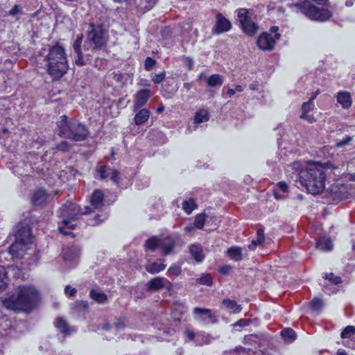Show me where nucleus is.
<instances>
[{
    "mask_svg": "<svg viewBox=\"0 0 355 355\" xmlns=\"http://www.w3.org/2000/svg\"><path fill=\"white\" fill-rule=\"evenodd\" d=\"M57 127L60 137L74 141H85L89 132L85 125L66 115L60 116L57 121Z\"/></svg>",
    "mask_w": 355,
    "mask_h": 355,
    "instance_id": "5",
    "label": "nucleus"
},
{
    "mask_svg": "<svg viewBox=\"0 0 355 355\" xmlns=\"http://www.w3.org/2000/svg\"><path fill=\"white\" fill-rule=\"evenodd\" d=\"M44 61L46 72L53 79L62 77L69 69L64 49L60 45L51 47Z\"/></svg>",
    "mask_w": 355,
    "mask_h": 355,
    "instance_id": "4",
    "label": "nucleus"
},
{
    "mask_svg": "<svg viewBox=\"0 0 355 355\" xmlns=\"http://www.w3.org/2000/svg\"><path fill=\"white\" fill-rule=\"evenodd\" d=\"M19 12H21V10L18 5H15L9 11V14L12 16L16 15Z\"/></svg>",
    "mask_w": 355,
    "mask_h": 355,
    "instance_id": "61",
    "label": "nucleus"
},
{
    "mask_svg": "<svg viewBox=\"0 0 355 355\" xmlns=\"http://www.w3.org/2000/svg\"><path fill=\"white\" fill-rule=\"evenodd\" d=\"M355 334V327L349 325L347 326L341 332L340 336L342 338H349Z\"/></svg>",
    "mask_w": 355,
    "mask_h": 355,
    "instance_id": "44",
    "label": "nucleus"
},
{
    "mask_svg": "<svg viewBox=\"0 0 355 355\" xmlns=\"http://www.w3.org/2000/svg\"><path fill=\"white\" fill-rule=\"evenodd\" d=\"M54 325L62 333L64 334H69V327L64 319L61 318H57L54 322Z\"/></svg>",
    "mask_w": 355,
    "mask_h": 355,
    "instance_id": "36",
    "label": "nucleus"
},
{
    "mask_svg": "<svg viewBox=\"0 0 355 355\" xmlns=\"http://www.w3.org/2000/svg\"><path fill=\"white\" fill-rule=\"evenodd\" d=\"M52 199L51 194L43 189H37L33 194L31 202L34 206H41Z\"/></svg>",
    "mask_w": 355,
    "mask_h": 355,
    "instance_id": "16",
    "label": "nucleus"
},
{
    "mask_svg": "<svg viewBox=\"0 0 355 355\" xmlns=\"http://www.w3.org/2000/svg\"><path fill=\"white\" fill-rule=\"evenodd\" d=\"M168 272L172 276H178L181 273V267L178 265H173L168 268Z\"/></svg>",
    "mask_w": 355,
    "mask_h": 355,
    "instance_id": "48",
    "label": "nucleus"
},
{
    "mask_svg": "<svg viewBox=\"0 0 355 355\" xmlns=\"http://www.w3.org/2000/svg\"><path fill=\"white\" fill-rule=\"evenodd\" d=\"M209 119V114L205 109H200L198 110L194 116V123L200 124L201 123L207 121Z\"/></svg>",
    "mask_w": 355,
    "mask_h": 355,
    "instance_id": "31",
    "label": "nucleus"
},
{
    "mask_svg": "<svg viewBox=\"0 0 355 355\" xmlns=\"http://www.w3.org/2000/svg\"><path fill=\"white\" fill-rule=\"evenodd\" d=\"M159 244L160 239H158L156 236H153L146 241L145 246L146 249L154 251L155 249L159 248Z\"/></svg>",
    "mask_w": 355,
    "mask_h": 355,
    "instance_id": "38",
    "label": "nucleus"
},
{
    "mask_svg": "<svg viewBox=\"0 0 355 355\" xmlns=\"http://www.w3.org/2000/svg\"><path fill=\"white\" fill-rule=\"evenodd\" d=\"M83 40V35L82 34L78 35L76 40L73 44V49L75 53L74 62L78 66L85 65V61L83 58V53L81 51V44Z\"/></svg>",
    "mask_w": 355,
    "mask_h": 355,
    "instance_id": "17",
    "label": "nucleus"
},
{
    "mask_svg": "<svg viewBox=\"0 0 355 355\" xmlns=\"http://www.w3.org/2000/svg\"><path fill=\"white\" fill-rule=\"evenodd\" d=\"M189 252L193 259L198 263L201 262L205 258L202 248L200 244L191 245Z\"/></svg>",
    "mask_w": 355,
    "mask_h": 355,
    "instance_id": "23",
    "label": "nucleus"
},
{
    "mask_svg": "<svg viewBox=\"0 0 355 355\" xmlns=\"http://www.w3.org/2000/svg\"><path fill=\"white\" fill-rule=\"evenodd\" d=\"M184 334L185 338H187L186 341H191L194 343L197 333H195L192 329L187 328L184 331Z\"/></svg>",
    "mask_w": 355,
    "mask_h": 355,
    "instance_id": "47",
    "label": "nucleus"
},
{
    "mask_svg": "<svg viewBox=\"0 0 355 355\" xmlns=\"http://www.w3.org/2000/svg\"><path fill=\"white\" fill-rule=\"evenodd\" d=\"M110 180L116 184H119V172L117 170L112 169L111 172H110Z\"/></svg>",
    "mask_w": 355,
    "mask_h": 355,
    "instance_id": "54",
    "label": "nucleus"
},
{
    "mask_svg": "<svg viewBox=\"0 0 355 355\" xmlns=\"http://www.w3.org/2000/svg\"><path fill=\"white\" fill-rule=\"evenodd\" d=\"M264 232L262 229H259L257 232V239L254 240L259 245H261L264 242Z\"/></svg>",
    "mask_w": 355,
    "mask_h": 355,
    "instance_id": "55",
    "label": "nucleus"
},
{
    "mask_svg": "<svg viewBox=\"0 0 355 355\" xmlns=\"http://www.w3.org/2000/svg\"><path fill=\"white\" fill-rule=\"evenodd\" d=\"M112 168H108L106 166H101L97 169V172L99 174L101 179H105L110 178Z\"/></svg>",
    "mask_w": 355,
    "mask_h": 355,
    "instance_id": "46",
    "label": "nucleus"
},
{
    "mask_svg": "<svg viewBox=\"0 0 355 355\" xmlns=\"http://www.w3.org/2000/svg\"><path fill=\"white\" fill-rule=\"evenodd\" d=\"M80 252V248L76 245L63 248L62 256L66 263L70 266L77 264Z\"/></svg>",
    "mask_w": 355,
    "mask_h": 355,
    "instance_id": "11",
    "label": "nucleus"
},
{
    "mask_svg": "<svg viewBox=\"0 0 355 355\" xmlns=\"http://www.w3.org/2000/svg\"><path fill=\"white\" fill-rule=\"evenodd\" d=\"M224 79L219 74H213L207 78V85L210 87H220L223 83Z\"/></svg>",
    "mask_w": 355,
    "mask_h": 355,
    "instance_id": "28",
    "label": "nucleus"
},
{
    "mask_svg": "<svg viewBox=\"0 0 355 355\" xmlns=\"http://www.w3.org/2000/svg\"><path fill=\"white\" fill-rule=\"evenodd\" d=\"M56 148L58 150L65 152L69 150L70 146L67 141H62L60 144H57Z\"/></svg>",
    "mask_w": 355,
    "mask_h": 355,
    "instance_id": "56",
    "label": "nucleus"
},
{
    "mask_svg": "<svg viewBox=\"0 0 355 355\" xmlns=\"http://www.w3.org/2000/svg\"><path fill=\"white\" fill-rule=\"evenodd\" d=\"M92 211V208L85 207L84 211H81L80 207L71 202H67L64 204L58 211V216L61 218V223L58 227V230L63 235H72L70 231L74 230L76 227V222L79 218L83 215Z\"/></svg>",
    "mask_w": 355,
    "mask_h": 355,
    "instance_id": "3",
    "label": "nucleus"
},
{
    "mask_svg": "<svg viewBox=\"0 0 355 355\" xmlns=\"http://www.w3.org/2000/svg\"><path fill=\"white\" fill-rule=\"evenodd\" d=\"M354 137L350 135H346L343 139L337 141L335 146L337 148H346L352 146V141Z\"/></svg>",
    "mask_w": 355,
    "mask_h": 355,
    "instance_id": "39",
    "label": "nucleus"
},
{
    "mask_svg": "<svg viewBox=\"0 0 355 355\" xmlns=\"http://www.w3.org/2000/svg\"><path fill=\"white\" fill-rule=\"evenodd\" d=\"M8 278L7 277L6 268L0 266V291L5 290L7 287Z\"/></svg>",
    "mask_w": 355,
    "mask_h": 355,
    "instance_id": "40",
    "label": "nucleus"
},
{
    "mask_svg": "<svg viewBox=\"0 0 355 355\" xmlns=\"http://www.w3.org/2000/svg\"><path fill=\"white\" fill-rule=\"evenodd\" d=\"M277 189L286 193L288 191V185L284 182H280L277 184Z\"/></svg>",
    "mask_w": 355,
    "mask_h": 355,
    "instance_id": "60",
    "label": "nucleus"
},
{
    "mask_svg": "<svg viewBox=\"0 0 355 355\" xmlns=\"http://www.w3.org/2000/svg\"><path fill=\"white\" fill-rule=\"evenodd\" d=\"M156 61L152 58L148 57L145 60L144 68L146 71H150L155 66Z\"/></svg>",
    "mask_w": 355,
    "mask_h": 355,
    "instance_id": "50",
    "label": "nucleus"
},
{
    "mask_svg": "<svg viewBox=\"0 0 355 355\" xmlns=\"http://www.w3.org/2000/svg\"><path fill=\"white\" fill-rule=\"evenodd\" d=\"M209 343V338L205 332H197V335L194 341L196 345H202Z\"/></svg>",
    "mask_w": 355,
    "mask_h": 355,
    "instance_id": "41",
    "label": "nucleus"
},
{
    "mask_svg": "<svg viewBox=\"0 0 355 355\" xmlns=\"http://www.w3.org/2000/svg\"><path fill=\"white\" fill-rule=\"evenodd\" d=\"M290 168L294 171L291 178L298 179L309 193L316 195L324 189L326 168L322 165L313 163L303 168L301 162H295Z\"/></svg>",
    "mask_w": 355,
    "mask_h": 355,
    "instance_id": "1",
    "label": "nucleus"
},
{
    "mask_svg": "<svg viewBox=\"0 0 355 355\" xmlns=\"http://www.w3.org/2000/svg\"><path fill=\"white\" fill-rule=\"evenodd\" d=\"M325 279L328 280V283L333 286H337L342 282L341 278L335 276L333 273L326 274Z\"/></svg>",
    "mask_w": 355,
    "mask_h": 355,
    "instance_id": "45",
    "label": "nucleus"
},
{
    "mask_svg": "<svg viewBox=\"0 0 355 355\" xmlns=\"http://www.w3.org/2000/svg\"><path fill=\"white\" fill-rule=\"evenodd\" d=\"M323 291L328 295H331L334 293H336L337 289L335 288V286L331 285L329 283H326L324 285Z\"/></svg>",
    "mask_w": 355,
    "mask_h": 355,
    "instance_id": "53",
    "label": "nucleus"
},
{
    "mask_svg": "<svg viewBox=\"0 0 355 355\" xmlns=\"http://www.w3.org/2000/svg\"><path fill=\"white\" fill-rule=\"evenodd\" d=\"M38 293L31 285L19 286L16 294H12L5 298L3 306L14 311H30L36 304Z\"/></svg>",
    "mask_w": 355,
    "mask_h": 355,
    "instance_id": "2",
    "label": "nucleus"
},
{
    "mask_svg": "<svg viewBox=\"0 0 355 355\" xmlns=\"http://www.w3.org/2000/svg\"><path fill=\"white\" fill-rule=\"evenodd\" d=\"M279 28L272 26L269 32L261 33L257 39V46L263 51H271L280 38V34L278 33Z\"/></svg>",
    "mask_w": 355,
    "mask_h": 355,
    "instance_id": "10",
    "label": "nucleus"
},
{
    "mask_svg": "<svg viewBox=\"0 0 355 355\" xmlns=\"http://www.w3.org/2000/svg\"><path fill=\"white\" fill-rule=\"evenodd\" d=\"M10 73L6 74L3 71H0V92H8L12 85V81L8 77Z\"/></svg>",
    "mask_w": 355,
    "mask_h": 355,
    "instance_id": "26",
    "label": "nucleus"
},
{
    "mask_svg": "<svg viewBox=\"0 0 355 355\" xmlns=\"http://www.w3.org/2000/svg\"><path fill=\"white\" fill-rule=\"evenodd\" d=\"M29 249L28 245L15 239V242L9 248V253L12 258L21 259Z\"/></svg>",
    "mask_w": 355,
    "mask_h": 355,
    "instance_id": "14",
    "label": "nucleus"
},
{
    "mask_svg": "<svg viewBox=\"0 0 355 355\" xmlns=\"http://www.w3.org/2000/svg\"><path fill=\"white\" fill-rule=\"evenodd\" d=\"M182 207L185 213L189 214L197 208V204L193 198H189L183 201Z\"/></svg>",
    "mask_w": 355,
    "mask_h": 355,
    "instance_id": "35",
    "label": "nucleus"
},
{
    "mask_svg": "<svg viewBox=\"0 0 355 355\" xmlns=\"http://www.w3.org/2000/svg\"><path fill=\"white\" fill-rule=\"evenodd\" d=\"M222 303L227 309L232 311L234 313H239L242 310V306L237 304L234 300L224 299Z\"/></svg>",
    "mask_w": 355,
    "mask_h": 355,
    "instance_id": "32",
    "label": "nucleus"
},
{
    "mask_svg": "<svg viewBox=\"0 0 355 355\" xmlns=\"http://www.w3.org/2000/svg\"><path fill=\"white\" fill-rule=\"evenodd\" d=\"M166 264L164 262H154L151 264L146 266V270L151 274H155L164 270Z\"/></svg>",
    "mask_w": 355,
    "mask_h": 355,
    "instance_id": "34",
    "label": "nucleus"
},
{
    "mask_svg": "<svg viewBox=\"0 0 355 355\" xmlns=\"http://www.w3.org/2000/svg\"><path fill=\"white\" fill-rule=\"evenodd\" d=\"M310 306L313 310H319L322 306V302L320 298H314L311 301Z\"/></svg>",
    "mask_w": 355,
    "mask_h": 355,
    "instance_id": "49",
    "label": "nucleus"
},
{
    "mask_svg": "<svg viewBox=\"0 0 355 355\" xmlns=\"http://www.w3.org/2000/svg\"><path fill=\"white\" fill-rule=\"evenodd\" d=\"M247 325H248V322L245 320H244V319H241V320H238L234 324V327H236V326L245 327V326H247Z\"/></svg>",
    "mask_w": 355,
    "mask_h": 355,
    "instance_id": "62",
    "label": "nucleus"
},
{
    "mask_svg": "<svg viewBox=\"0 0 355 355\" xmlns=\"http://www.w3.org/2000/svg\"><path fill=\"white\" fill-rule=\"evenodd\" d=\"M157 0H128L127 2L133 3L138 10L141 12H145L156 4Z\"/></svg>",
    "mask_w": 355,
    "mask_h": 355,
    "instance_id": "20",
    "label": "nucleus"
},
{
    "mask_svg": "<svg viewBox=\"0 0 355 355\" xmlns=\"http://www.w3.org/2000/svg\"><path fill=\"white\" fill-rule=\"evenodd\" d=\"M64 293L67 295L73 296L76 293V289L71 288L69 286H67L64 288Z\"/></svg>",
    "mask_w": 355,
    "mask_h": 355,
    "instance_id": "59",
    "label": "nucleus"
},
{
    "mask_svg": "<svg viewBox=\"0 0 355 355\" xmlns=\"http://www.w3.org/2000/svg\"><path fill=\"white\" fill-rule=\"evenodd\" d=\"M291 6L299 10L311 20L324 21L331 17V12L329 10L318 8L307 0L293 3Z\"/></svg>",
    "mask_w": 355,
    "mask_h": 355,
    "instance_id": "6",
    "label": "nucleus"
},
{
    "mask_svg": "<svg viewBox=\"0 0 355 355\" xmlns=\"http://www.w3.org/2000/svg\"><path fill=\"white\" fill-rule=\"evenodd\" d=\"M196 319L203 322L216 323L218 320L210 309L196 307L193 309Z\"/></svg>",
    "mask_w": 355,
    "mask_h": 355,
    "instance_id": "13",
    "label": "nucleus"
},
{
    "mask_svg": "<svg viewBox=\"0 0 355 355\" xmlns=\"http://www.w3.org/2000/svg\"><path fill=\"white\" fill-rule=\"evenodd\" d=\"M316 248L321 251H330L333 248L332 242L329 237L320 236L316 243Z\"/></svg>",
    "mask_w": 355,
    "mask_h": 355,
    "instance_id": "25",
    "label": "nucleus"
},
{
    "mask_svg": "<svg viewBox=\"0 0 355 355\" xmlns=\"http://www.w3.org/2000/svg\"><path fill=\"white\" fill-rule=\"evenodd\" d=\"M338 103L343 109H348L351 107L352 99L350 94L346 91H340L338 92L336 96Z\"/></svg>",
    "mask_w": 355,
    "mask_h": 355,
    "instance_id": "21",
    "label": "nucleus"
},
{
    "mask_svg": "<svg viewBox=\"0 0 355 355\" xmlns=\"http://www.w3.org/2000/svg\"><path fill=\"white\" fill-rule=\"evenodd\" d=\"M105 216H104L103 218L102 219H100V216H96L94 219H92L90 220L89 222H88V225H98L101 222L103 221L105 219Z\"/></svg>",
    "mask_w": 355,
    "mask_h": 355,
    "instance_id": "58",
    "label": "nucleus"
},
{
    "mask_svg": "<svg viewBox=\"0 0 355 355\" xmlns=\"http://www.w3.org/2000/svg\"><path fill=\"white\" fill-rule=\"evenodd\" d=\"M89 295L92 300L98 303H105L107 300V295L101 291L92 289L89 293Z\"/></svg>",
    "mask_w": 355,
    "mask_h": 355,
    "instance_id": "33",
    "label": "nucleus"
},
{
    "mask_svg": "<svg viewBox=\"0 0 355 355\" xmlns=\"http://www.w3.org/2000/svg\"><path fill=\"white\" fill-rule=\"evenodd\" d=\"M15 239L27 245H31L33 242V236L30 228L28 226H22L18 230L15 234Z\"/></svg>",
    "mask_w": 355,
    "mask_h": 355,
    "instance_id": "19",
    "label": "nucleus"
},
{
    "mask_svg": "<svg viewBox=\"0 0 355 355\" xmlns=\"http://www.w3.org/2000/svg\"><path fill=\"white\" fill-rule=\"evenodd\" d=\"M103 193L100 190H95L91 197V205L94 209H99L103 205Z\"/></svg>",
    "mask_w": 355,
    "mask_h": 355,
    "instance_id": "27",
    "label": "nucleus"
},
{
    "mask_svg": "<svg viewBox=\"0 0 355 355\" xmlns=\"http://www.w3.org/2000/svg\"><path fill=\"white\" fill-rule=\"evenodd\" d=\"M231 28V22L227 19L220 13L216 15V24L212 28V33L214 35H220L227 32Z\"/></svg>",
    "mask_w": 355,
    "mask_h": 355,
    "instance_id": "12",
    "label": "nucleus"
},
{
    "mask_svg": "<svg viewBox=\"0 0 355 355\" xmlns=\"http://www.w3.org/2000/svg\"><path fill=\"white\" fill-rule=\"evenodd\" d=\"M150 96V90L148 89H144L139 91L135 96L134 101L135 110L142 107L148 101Z\"/></svg>",
    "mask_w": 355,
    "mask_h": 355,
    "instance_id": "18",
    "label": "nucleus"
},
{
    "mask_svg": "<svg viewBox=\"0 0 355 355\" xmlns=\"http://www.w3.org/2000/svg\"><path fill=\"white\" fill-rule=\"evenodd\" d=\"M164 78H165V72L163 71L162 73L155 74L152 77V81L155 84H159L160 83H162L164 80Z\"/></svg>",
    "mask_w": 355,
    "mask_h": 355,
    "instance_id": "52",
    "label": "nucleus"
},
{
    "mask_svg": "<svg viewBox=\"0 0 355 355\" xmlns=\"http://www.w3.org/2000/svg\"><path fill=\"white\" fill-rule=\"evenodd\" d=\"M281 335L285 340L289 343L294 341L296 338L295 331L291 328H286L282 330Z\"/></svg>",
    "mask_w": 355,
    "mask_h": 355,
    "instance_id": "37",
    "label": "nucleus"
},
{
    "mask_svg": "<svg viewBox=\"0 0 355 355\" xmlns=\"http://www.w3.org/2000/svg\"><path fill=\"white\" fill-rule=\"evenodd\" d=\"M127 325L126 318H121L117 319V320L114 323V326L117 330H121L125 328Z\"/></svg>",
    "mask_w": 355,
    "mask_h": 355,
    "instance_id": "51",
    "label": "nucleus"
},
{
    "mask_svg": "<svg viewBox=\"0 0 355 355\" xmlns=\"http://www.w3.org/2000/svg\"><path fill=\"white\" fill-rule=\"evenodd\" d=\"M105 34V33L102 26L89 24L85 42L87 46V49L94 51L101 49L105 46L106 43Z\"/></svg>",
    "mask_w": 355,
    "mask_h": 355,
    "instance_id": "8",
    "label": "nucleus"
},
{
    "mask_svg": "<svg viewBox=\"0 0 355 355\" xmlns=\"http://www.w3.org/2000/svg\"><path fill=\"white\" fill-rule=\"evenodd\" d=\"M314 107L315 105L313 102L310 100L304 103L302 106V113L300 118L306 120L309 123H313L314 121V118L312 116L309 115L308 112L313 110Z\"/></svg>",
    "mask_w": 355,
    "mask_h": 355,
    "instance_id": "24",
    "label": "nucleus"
},
{
    "mask_svg": "<svg viewBox=\"0 0 355 355\" xmlns=\"http://www.w3.org/2000/svg\"><path fill=\"white\" fill-rule=\"evenodd\" d=\"M196 282L200 285L211 286L212 277L209 274H203L200 277L196 279Z\"/></svg>",
    "mask_w": 355,
    "mask_h": 355,
    "instance_id": "42",
    "label": "nucleus"
},
{
    "mask_svg": "<svg viewBox=\"0 0 355 355\" xmlns=\"http://www.w3.org/2000/svg\"><path fill=\"white\" fill-rule=\"evenodd\" d=\"M236 12L243 31L249 35H254L259 28L257 24L253 21L254 11L251 9L239 8Z\"/></svg>",
    "mask_w": 355,
    "mask_h": 355,
    "instance_id": "9",
    "label": "nucleus"
},
{
    "mask_svg": "<svg viewBox=\"0 0 355 355\" xmlns=\"http://www.w3.org/2000/svg\"><path fill=\"white\" fill-rule=\"evenodd\" d=\"M227 254L234 261H241L243 258L242 250L240 247L233 246L227 250Z\"/></svg>",
    "mask_w": 355,
    "mask_h": 355,
    "instance_id": "29",
    "label": "nucleus"
},
{
    "mask_svg": "<svg viewBox=\"0 0 355 355\" xmlns=\"http://www.w3.org/2000/svg\"><path fill=\"white\" fill-rule=\"evenodd\" d=\"M175 247V242L171 237L160 239L159 248L162 249L164 255L169 254Z\"/></svg>",
    "mask_w": 355,
    "mask_h": 355,
    "instance_id": "22",
    "label": "nucleus"
},
{
    "mask_svg": "<svg viewBox=\"0 0 355 355\" xmlns=\"http://www.w3.org/2000/svg\"><path fill=\"white\" fill-rule=\"evenodd\" d=\"M230 269V267L229 266H223L221 267L220 269H219V272L221 273V274H227L229 270Z\"/></svg>",
    "mask_w": 355,
    "mask_h": 355,
    "instance_id": "64",
    "label": "nucleus"
},
{
    "mask_svg": "<svg viewBox=\"0 0 355 355\" xmlns=\"http://www.w3.org/2000/svg\"><path fill=\"white\" fill-rule=\"evenodd\" d=\"M205 223V215L204 214H198L196 216L193 224L196 228L202 229Z\"/></svg>",
    "mask_w": 355,
    "mask_h": 355,
    "instance_id": "43",
    "label": "nucleus"
},
{
    "mask_svg": "<svg viewBox=\"0 0 355 355\" xmlns=\"http://www.w3.org/2000/svg\"><path fill=\"white\" fill-rule=\"evenodd\" d=\"M249 88L250 90L255 91L259 89V83L257 82L252 83L249 85Z\"/></svg>",
    "mask_w": 355,
    "mask_h": 355,
    "instance_id": "63",
    "label": "nucleus"
},
{
    "mask_svg": "<svg viewBox=\"0 0 355 355\" xmlns=\"http://www.w3.org/2000/svg\"><path fill=\"white\" fill-rule=\"evenodd\" d=\"M150 116V112L147 109L139 110L135 116V122L137 125L144 123Z\"/></svg>",
    "mask_w": 355,
    "mask_h": 355,
    "instance_id": "30",
    "label": "nucleus"
},
{
    "mask_svg": "<svg viewBox=\"0 0 355 355\" xmlns=\"http://www.w3.org/2000/svg\"><path fill=\"white\" fill-rule=\"evenodd\" d=\"M147 285L148 290L150 291H158L162 288L169 290L172 287V284L167 279L161 277L152 279Z\"/></svg>",
    "mask_w": 355,
    "mask_h": 355,
    "instance_id": "15",
    "label": "nucleus"
},
{
    "mask_svg": "<svg viewBox=\"0 0 355 355\" xmlns=\"http://www.w3.org/2000/svg\"><path fill=\"white\" fill-rule=\"evenodd\" d=\"M14 106L8 98H0V132L6 133L13 130Z\"/></svg>",
    "mask_w": 355,
    "mask_h": 355,
    "instance_id": "7",
    "label": "nucleus"
},
{
    "mask_svg": "<svg viewBox=\"0 0 355 355\" xmlns=\"http://www.w3.org/2000/svg\"><path fill=\"white\" fill-rule=\"evenodd\" d=\"M253 352L251 350H246L245 348L237 349L236 352H234L232 355H251Z\"/></svg>",
    "mask_w": 355,
    "mask_h": 355,
    "instance_id": "57",
    "label": "nucleus"
}]
</instances>
